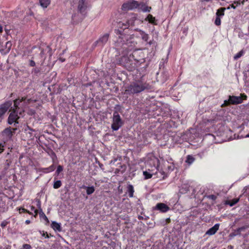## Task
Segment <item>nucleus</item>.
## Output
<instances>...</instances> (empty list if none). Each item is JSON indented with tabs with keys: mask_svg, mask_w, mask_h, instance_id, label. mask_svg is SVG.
<instances>
[{
	"mask_svg": "<svg viewBox=\"0 0 249 249\" xmlns=\"http://www.w3.org/2000/svg\"><path fill=\"white\" fill-rule=\"evenodd\" d=\"M116 33L119 37L115 41L114 47L118 51L122 50L119 64L132 71L144 62L143 53L137 50V42L134 35H125L119 30Z\"/></svg>",
	"mask_w": 249,
	"mask_h": 249,
	"instance_id": "nucleus-1",
	"label": "nucleus"
},
{
	"mask_svg": "<svg viewBox=\"0 0 249 249\" xmlns=\"http://www.w3.org/2000/svg\"><path fill=\"white\" fill-rule=\"evenodd\" d=\"M152 87L149 84L141 80L132 82L125 87L124 94L132 95L139 93L145 90H151Z\"/></svg>",
	"mask_w": 249,
	"mask_h": 249,
	"instance_id": "nucleus-2",
	"label": "nucleus"
},
{
	"mask_svg": "<svg viewBox=\"0 0 249 249\" xmlns=\"http://www.w3.org/2000/svg\"><path fill=\"white\" fill-rule=\"evenodd\" d=\"M247 96L245 93H241L240 96L229 95L228 100L224 101L222 107H227L231 105H238L243 103V100L247 99Z\"/></svg>",
	"mask_w": 249,
	"mask_h": 249,
	"instance_id": "nucleus-3",
	"label": "nucleus"
},
{
	"mask_svg": "<svg viewBox=\"0 0 249 249\" xmlns=\"http://www.w3.org/2000/svg\"><path fill=\"white\" fill-rule=\"evenodd\" d=\"M24 112V109H20V107H14L13 111L10 113L8 118V123L10 124L14 123V125L16 124H18V119L19 117L18 115V114L21 115Z\"/></svg>",
	"mask_w": 249,
	"mask_h": 249,
	"instance_id": "nucleus-4",
	"label": "nucleus"
},
{
	"mask_svg": "<svg viewBox=\"0 0 249 249\" xmlns=\"http://www.w3.org/2000/svg\"><path fill=\"white\" fill-rule=\"evenodd\" d=\"M36 100L27 97H22L21 99L18 98L14 100V107H20V109H23L31 103L36 102Z\"/></svg>",
	"mask_w": 249,
	"mask_h": 249,
	"instance_id": "nucleus-5",
	"label": "nucleus"
},
{
	"mask_svg": "<svg viewBox=\"0 0 249 249\" xmlns=\"http://www.w3.org/2000/svg\"><path fill=\"white\" fill-rule=\"evenodd\" d=\"M120 115L117 111H115L113 114L112 123L111 124V128L113 130H118L123 124Z\"/></svg>",
	"mask_w": 249,
	"mask_h": 249,
	"instance_id": "nucleus-6",
	"label": "nucleus"
},
{
	"mask_svg": "<svg viewBox=\"0 0 249 249\" xmlns=\"http://www.w3.org/2000/svg\"><path fill=\"white\" fill-rule=\"evenodd\" d=\"M12 105V102L9 100L0 105V123L4 118V115Z\"/></svg>",
	"mask_w": 249,
	"mask_h": 249,
	"instance_id": "nucleus-7",
	"label": "nucleus"
},
{
	"mask_svg": "<svg viewBox=\"0 0 249 249\" xmlns=\"http://www.w3.org/2000/svg\"><path fill=\"white\" fill-rule=\"evenodd\" d=\"M140 4L137 1L130 0L124 3L122 6V9L124 11H128L138 8Z\"/></svg>",
	"mask_w": 249,
	"mask_h": 249,
	"instance_id": "nucleus-8",
	"label": "nucleus"
},
{
	"mask_svg": "<svg viewBox=\"0 0 249 249\" xmlns=\"http://www.w3.org/2000/svg\"><path fill=\"white\" fill-rule=\"evenodd\" d=\"M129 26V23L128 21L125 22V23H124L123 22H119L118 23V27L119 29L115 30V33L116 35L117 36L116 37V39L114 40V42L117 39L118 37H119V35H117L116 33V31L117 30H119L122 34H124L125 35H130L129 34H127L124 33V30L128 29Z\"/></svg>",
	"mask_w": 249,
	"mask_h": 249,
	"instance_id": "nucleus-9",
	"label": "nucleus"
},
{
	"mask_svg": "<svg viewBox=\"0 0 249 249\" xmlns=\"http://www.w3.org/2000/svg\"><path fill=\"white\" fill-rule=\"evenodd\" d=\"M153 209L159 211L161 213H166L170 210V208L165 203H158L153 208Z\"/></svg>",
	"mask_w": 249,
	"mask_h": 249,
	"instance_id": "nucleus-10",
	"label": "nucleus"
},
{
	"mask_svg": "<svg viewBox=\"0 0 249 249\" xmlns=\"http://www.w3.org/2000/svg\"><path fill=\"white\" fill-rule=\"evenodd\" d=\"M109 35L106 33L102 36H101L95 42L96 45H98L100 46H104L108 41Z\"/></svg>",
	"mask_w": 249,
	"mask_h": 249,
	"instance_id": "nucleus-11",
	"label": "nucleus"
},
{
	"mask_svg": "<svg viewBox=\"0 0 249 249\" xmlns=\"http://www.w3.org/2000/svg\"><path fill=\"white\" fill-rule=\"evenodd\" d=\"M37 207H38L39 211L38 213L39 214V217L41 219H43L46 221V225H48L49 224V220L48 218V217L46 216L45 214L44 213V212L42 211V209L41 208V204L39 201H38L37 204Z\"/></svg>",
	"mask_w": 249,
	"mask_h": 249,
	"instance_id": "nucleus-12",
	"label": "nucleus"
},
{
	"mask_svg": "<svg viewBox=\"0 0 249 249\" xmlns=\"http://www.w3.org/2000/svg\"><path fill=\"white\" fill-rule=\"evenodd\" d=\"M88 7L87 2L81 3L78 2V11L83 15L86 14V10Z\"/></svg>",
	"mask_w": 249,
	"mask_h": 249,
	"instance_id": "nucleus-13",
	"label": "nucleus"
},
{
	"mask_svg": "<svg viewBox=\"0 0 249 249\" xmlns=\"http://www.w3.org/2000/svg\"><path fill=\"white\" fill-rule=\"evenodd\" d=\"M219 228V224H215L213 227L209 229L206 232V234L212 235L214 234L218 230Z\"/></svg>",
	"mask_w": 249,
	"mask_h": 249,
	"instance_id": "nucleus-14",
	"label": "nucleus"
},
{
	"mask_svg": "<svg viewBox=\"0 0 249 249\" xmlns=\"http://www.w3.org/2000/svg\"><path fill=\"white\" fill-rule=\"evenodd\" d=\"M51 227L55 231L60 232L62 231V227L60 223H57L56 221H53Z\"/></svg>",
	"mask_w": 249,
	"mask_h": 249,
	"instance_id": "nucleus-15",
	"label": "nucleus"
},
{
	"mask_svg": "<svg viewBox=\"0 0 249 249\" xmlns=\"http://www.w3.org/2000/svg\"><path fill=\"white\" fill-rule=\"evenodd\" d=\"M145 20L146 21H148L149 23L154 25H157V20L155 18L153 17L151 14H148L146 18H145Z\"/></svg>",
	"mask_w": 249,
	"mask_h": 249,
	"instance_id": "nucleus-16",
	"label": "nucleus"
},
{
	"mask_svg": "<svg viewBox=\"0 0 249 249\" xmlns=\"http://www.w3.org/2000/svg\"><path fill=\"white\" fill-rule=\"evenodd\" d=\"M39 5L43 9L47 8L51 4V0H38Z\"/></svg>",
	"mask_w": 249,
	"mask_h": 249,
	"instance_id": "nucleus-17",
	"label": "nucleus"
},
{
	"mask_svg": "<svg viewBox=\"0 0 249 249\" xmlns=\"http://www.w3.org/2000/svg\"><path fill=\"white\" fill-rule=\"evenodd\" d=\"M134 189L132 185L129 184L127 187V192L126 193L128 194V195L129 197H133L134 196Z\"/></svg>",
	"mask_w": 249,
	"mask_h": 249,
	"instance_id": "nucleus-18",
	"label": "nucleus"
},
{
	"mask_svg": "<svg viewBox=\"0 0 249 249\" xmlns=\"http://www.w3.org/2000/svg\"><path fill=\"white\" fill-rule=\"evenodd\" d=\"M226 8L225 7H220L218 9L216 12V16L222 18L225 15V11Z\"/></svg>",
	"mask_w": 249,
	"mask_h": 249,
	"instance_id": "nucleus-19",
	"label": "nucleus"
},
{
	"mask_svg": "<svg viewBox=\"0 0 249 249\" xmlns=\"http://www.w3.org/2000/svg\"><path fill=\"white\" fill-rule=\"evenodd\" d=\"M239 201V198H234L231 200H227L225 202L226 205H229L230 206H233L236 204Z\"/></svg>",
	"mask_w": 249,
	"mask_h": 249,
	"instance_id": "nucleus-20",
	"label": "nucleus"
},
{
	"mask_svg": "<svg viewBox=\"0 0 249 249\" xmlns=\"http://www.w3.org/2000/svg\"><path fill=\"white\" fill-rule=\"evenodd\" d=\"M140 34L142 37V38L144 41L147 42L149 39V35L145 33L144 31L142 30L140 31Z\"/></svg>",
	"mask_w": 249,
	"mask_h": 249,
	"instance_id": "nucleus-21",
	"label": "nucleus"
},
{
	"mask_svg": "<svg viewBox=\"0 0 249 249\" xmlns=\"http://www.w3.org/2000/svg\"><path fill=\"white\" fill-rule=\"evenodd\" d=\"M195 160V158L192 155H188L187 156L185 162L189 165L191 164Z\"/></svg>",
	"mask_w": 249,
	"mask_h": 249,
	"instance_id": "nucleus-22",
	"label": "nucleus"
},
{
	"mask_svg": "<svg viewBox=\"0 0 249 249\" xmlns=\"http://www.w3.org/2000/svg\"><path fill=\"white\" fill-rule=\"evenodd\" d=\"M86 189V193L88 195H90L94 193L95 191V188L93 186L90 187H85Z\"/></svg>",
	"mask_w": 249,
	"mask_h": 249,
	"instance_id": "nucleus-23",
	"label": "nucleus"
},
{
	"mask_svg": "<svg viewBox=\"0 0 249 249\" xmlns=\"http://www.w3.org/2000/svg\"><path fill=\"white\" fill-rule=\"evenodd\" d=\"M62 186V182L61 180L54 181L53 184V187L55 189L59 188Z\"/></svg>",
	"mask_w": 249,
	"mask_h": 249,
	"instance_id": "nucleus-24",
	"label": "nucleus"
},
{
	"mask_svg": "<svg viewBox=\"0 0 249 249\" xmlns=\"http://www.w3.org/2000/svg\"><path fill=\"white\" fill-rule=\"evenodd\" d=\"M248 228V226H242V227H241L240 228H238V229H236L237 230V231L238 232H239L240 235H241V232L242 231H245V230Z\"/></svg>",
	"mask_w": 249,
	"mask_h": 249,
	"instance_id": "nucleus-25",
	"label": "nucleus"
},
{
	"mask_svg": "<svg viewBox=\"0 0 249 249\" xmlns=\"http://www.w3.org/2000/svg\"><path fill=\"white\" fill-rule=\"evenodd\" d=\"M244 53V51L243 50H241L234 56V59L235 60H237L243 55Z\"/></svg>",
	"mask_w": 249,
	"mask_h": 249,
	"instance_id": "nucleus-26",
	"label": "nucleus"
},
{
	"mask_svg": "<svg viewBox=\"0 0 249 249\" xmlns=\"http://www.w3.org/2000/svg\"><path fill=\"white\" fill-rule=\"evenodd\" d=\"M63 170V167L62 165H59L57 167V169L55 171V175L57 176H58L59 174Z\"/></svg>",
	"mask_w": 249,
	"mask_h": 249,
	"instance_id": "nucleus-27",
	"label": "nucleus"
},
{
	"mask_svg": "<svg viewBox=\"0 0 249 249\" xmlns=\"http://www.w3.org/2000/svg\"><path fill=\"white\" fill-rule=\"evenodd\" d=\"M143 174L144 176L145 179H149L152 177V175L147 171H143Z\"/></svg>",
	"mask_w": 249,
	"mask_h": 249,
	"instance_id": "nucleus-28",
	"label": "nucleus"
},
{
	"mask_svg": "<svg viewBox=\"0 0 249 249\" xmlns=\"http://www.w3.org/2000/svg\"><path fill=\"white\" fill-rule=\"evenodd\" d=\"M221 18L220 17L216 16V18L214 21V24L216 26H220L221 25Z\"/></svg>",
	"mask_w": 249,
	"mask_h": 249,
	"instance_id": "nucleus-29",
	"label": "nucleus"
},
{
	"mask_svg": "<svg viewBox=\"0 0 249 249\" xmlns=\"http://www.w3.org/2000/svg\"><path fill=\"white\" fill-rule=\"evenodd\" d=\"M39 232L42 236L47 238H49V234L47 231H39Z\"/></svg>",
	"mask_w": 249,
	"mask_h": 249,
	"instance_id": "nucleus-30",
	"label": "nucleus"
},
{
	"mask_svg": "<svg viewBox=\"0 0 249 249\" xmlns=\"http://www.w3.org/2000/svg\"><path fill=\"white\" fill-rule=\"evenodd\" d=\"M143 5L144 7L142 8V10L143 12H150V10L151 9V7H149L148 6H146L144 4Z\"/></svg>",
	"mask_w": 249,
	"mask_h": 249,
	"instance_id": "nucleus-31",
	"label": "nucleus"
},
{
	"mask_svg": "<svg viewBox=\"0 0 249 249\" xmlns=\"http://www.w3.org/2000/svg\"><path fill=\"white\" fill-rule=\"evenodd\" d=\"M237 235H240V234H239V232H238L236 230H234V231L233 232L231 233L230 234V237H234V236H237Z\"/></svg>",
	"mask_w": 249,
	"mask_h": 249,
	"instance_id": "nucleus-32",
	"label": "nucleus"
},
{
	"mask_svg": "<svg viewBox=\"0 0 249 249\" xmlns=\"http://www.w3.org/2000/svg\"><path fill=\"white\" fill-rule=\"evenodd\" d=\"M207 197L209 199H211L213 201H214L217 198V196L214 195H211L207 196Z\"/></svg>",
	"mask_w": 249,
	"mask_h": 249,
	"instance_id": "nucleus-33",
	"label": "nucleus"
},
{
	"mask_svg": "<svg viewBox=\"0 0 249 249\" xmlns=\"http://www.w3.org/2000/svg\"><path fill=\"white\" fill-rule=\"evenodd\" d=\"M12 46V43L11 41H7L6 43V47L8 49V51H9Z\"/></svg>",
	"mask_w": 249,
	"mask_h": 249,
	"instance_id": "nucleus-34",
	"label": "nucleus"
},
{
	"mask_svg": "<svg viewBox=\"0 0 249 249\" xmlns=\"http://www.w3.org/2000/svg\"><path fill=\"white\" fill-rule=\"evenodd\" d=\"M40 171L44 173H48L50 172L48 167L40 168Z\"/></svg>",
	"mask_w": 249,
	"mask_h": 249,
	"instance_id": "nucleus-35",
	"label": "nucleus"
},
{
	"mask_svg": "<svg viewBox=\"0 0 249 249\" xmlns=\"http://www.w3.org/2000/svg\"><path fill=\"white\" fill-rule=\"evenodd\" d=\"M9 223V222L6 221V220H4L3 221L1 224H0V226L2 228H5L7 225V224Z\"/></svg>",
	"mask_w": 249,
	"mask_h": 249,
	"instance_id": "nucleus-36",
	"label": "nucleus"
},
{
	"mask_svg": "<svg viewBox=\"0 0 249 249\" xmlns=\"http://www.w3.org/2000/svg\"><path fill=\"white\" fill-rule=\"evenodd\" d=\"M121 173L123 174L126 170V166L125 165H120Z\"/></svg>",
	"mask_w": 249,
	"mask_h": 249,
	"instance_id": "nucleus-37",
	"label": "nucleus"
},
{
	"mask_svg": "<svg viewBox=\"0 0 249 249\" xmlns=\"http://www.w3.org/2000/svg\"><path fill=\"white\" fill-rule=\"evenodd\" d=\"M31 210L32 211H34V212L35 213V216L36 217L38 214L39 210H38L37 209H36L35 207L33 206H31Z\"/></svg>",
	"mask_w": 249,
	"mask_h": 249,
	"instance_id": "nucleus-38",
	"label": "nucleus"
},
{
	"mask_svg": "<svg viewBox=\"0 0 249 249\" xmlns=\"http://www.w3.org/2000/svg\"><path fill=\"white\" fill-rule=\"evenodd\" d=\"M18 211L20 213H25V212H27V210L24 209V208H20Z\"/></svg>",
	"mask_w": 249,
	"mask_h": 249,
	"instance_id": "nucleus-39",
	"label": "nucleus"
},
{
	"mask_svg": "<svg viewBox=\"0 0 249 249\" xmlns=\"http://www.w3.org/2000/svg\"><path fill=\"white\" fill-rule=\"evenodd\" d=\"M240 4L238 2H234V3H232L231 5V8L233 9H235L238 4Z\"/></svg>",
	"mask_w": 249,
	"mask_h": 249,
	"instance_id": "nucleus-40",
	"label": "nucleus"
},
{
	"mask_svg": "<svg viewBox=\"0 0 249 249\" xmlns=\"http://www.w3.org/2000/svg\"><path fill=\"white\" fill-rule=\"evenodd\" d=\"M23 248L24 249H30L31 248V246L29 244H25L23 245Z\"/></svg>",
	"mask_w": 249,
	"mask_h": 249,
	"instance_id": "nucleus-41",
	"label": "nucleus"
},
{
	"mask_svg": "<svg viewBox=\"0 0 249 249\" xmlns=\"http://www.w3.org/2000/svg\"><path fill=\"white\" fill-rule=\"evenodd\" d=\"M4 145L2 143H0V154H1L4 150Z\"/></svg>",
	"mask_w": 249,
	"mask_h": 249,
	"instance_id": "nucleus-42",
	"label": "nucleus"
},
{
	"mask_svg": "<svg viewBox=\"0 0 249 249\" xmlns=\"http://www.w3.org/2000/svg\"><path fill=\"white\" fill-rule=\"evenodd\" d=\"M50 172H53L54 170L55 169V167H54V166L53 164L51 165L50 166H49V167H48Z\"/></svg>",
	"mask_w": 249,
	"mask_h": 249,
	"instance_id": "nucleus-43",
	"label": "nucleus"
},
{
	"mask_svg": "<svg viewBox=\"0 0 249 249\" xmlns=\"http://www.w3.org/2000/svg\"><path fill=\"white\" fill-rule=\"evenodd\" d=\"M29 65L31 67H34L36 65V63L34 60H30Z\"/></svg>",
	"mask_w": 249,
	"mask_h": 249,
	"instance_id": "nucleus-44",
	"label": "nucleus"
},
{
	"mask_svg": "<svg viewBox=\"0 0 249 249\" xmlns=\"http://www.w3.org/2000/svg\"><path fill=\"white\" fill-rule=\"evenodd\" d=\"M115 173L116 174H119L120 173H121V169H118V168L116 169L115 171Z\"/></svg>",
	"mask_w": 249,
	"mask_h": 249,
	"instance_id": "nucleus-45",
	"label": "nucleus"
},
{
	"mask_svg": "<svg viewBox=\"0 0 249 249\" xmlns=\"http://www.w3.org/2000/svg\"><path fill=\"white\" fill-rule=\"evenodd\" d=\"M5 132L7 133H11V129L10 128H6L5 129Z\"/></svg>",
	"mask_w": 249,
	"mask_h": 249,
	"instance_id": "nucleus-46",
	"label": "nucleus"
},
{
	"mask_svg": "<svg viewBox=\"0 0 249 249\" xmlns=\"http://www.w3.org/2000/svg\"><path fill=\"white\" fill-rule=\"evenodd\" d=\"M153 43H154V40H150V41L148 42V44L149 45H152Z\"/></svg>",
	"mask_w": 249,
	"mask_h": 249,
	"instance_id": "nucleus-47",
	"label": "nucleus"
},
{
	"mask_svg": "<svg viewBox=\"0 0 249 249\" xmlns=\"http://www.w3.org/2000/svg\"><path fill=\"white\" fill-rule=\"evenodd\" d=\"M30 223H31V221L30 220H26L25 221V224H26L27 225L30 224Z\"/></svg>",
	"mask_w": 249,
	"mask_h": 249,
	"instance_id": "nucleus-48",
	"label": "nucleus"
},
{
	"mask_svg": "<svg viewBox=\"0 0 249 249\" xmlns=\"http://www.w3.org/2000/svg\"><path fill=\"white\" fill-rule=\"evenodd\" d=\"M51 154L52 156L56 157L55 153L53 150L51 151Z\"/></svg>",
	"mask_w": 249,
	"mask_h": 249,
	"instance_id": "nucleus-49",
	"label": "nucleus"
},
{
	"mask_svg": "<svg viewBox=\"0 0 249 249\" xmlns=\"http://www.w3.org/2000/svg\"><path fill=\"white\" fill-rule=\"evenodd\" d=\"M117 159H114L113 160L111 161V163H113V164L117 161Z\"/></svg>",
	"mask_w": 249,
	"mask_h": 249,
	"instance_id": "nucleus-50",
	"label": "nucleus"
},
{
	"mask_svg": "<svg viewBox=\"0 0 249 249\" xmlns=\"http://www.w3.org/2000/svg\"><path fill=\"white\" fill-rule=\"evenodd\" d=\"M138 218L139 220H143V217L141 215H139Z\"/></svg>",
	"mask_w": 249,
	"mask_h": 249,
	"instance_id": "nucleus-51",
	"label": "nucleus"
},
{
	"mask_svg": "<svg viewBox=\"0 0 249 249\" xmlns=\"http://www.w3.org/2000/svg\"><path fill=\"white\" fill-rule=\"evenodd\" d=\"M3 31L2 27L0 25V33H2Z\"/></svg>",
	"mask_w": 249,
	"mask_h": 249,
	"instance_id": "nucleus-52",
	"label": "nucleus"
},
{
	"mask_svg": "<svg viewBox=\"0 0 249 249\" xmlns=\"http://www.w3.org/2000/svg\"><path fill=\"white\" fill-rule=\"evenodd\" d=\"M79 2H80L81 3L87 2L86 0H79Z\"/></svg>",
	"mask_w": 249,
	"mask_h": 249,
	"instance_id": "nucleus-53",
	"label": "nucleus"
},
{
	"mask_svg": "<svg viewBox=\"0 0 249 249\" xmlns=\"http://www.w3.org/2000/svg\"><path fill=\"white\" fill-rule=\"evenodd\" d=\"M25 213H29V214H32V212H30L29 211L27 210V212H25Z\"/></svg>",
	"mask_w": 249,
	"mask_h": 249,
	"instance_id": "nucleus-54",
	"label": "nucleus"
},
{
	"mask_svg": "<svg viewBox=\"0 0 249 249\" xmlns=\"http://www.w3.org/2000/svg\"><path fill=\"white\" fill-rule=\"evenodd\" d=\"M166 221L167 222L169 223L170 222V219L169 218H167L166 219Z\"/></svg>",
	"mask_w": 249,
	"mask_h": 249,
	"instance_id": "nucleus-55",
	"label": "nucleus"
},
{
	"mask_svg": "<svg viewBox=\"0 0 249 249\" xmlns=\"http://www.w3.org/2000/svg\"><path fill=\"white\" fill-rule=\"evenodd\" d=\"M210 0H200L202 2H203V1H209Z\"/></svg>",
	"mask_w": 249,
	"mask_h": 249,
	"instance_id": "nucleus-56",
	"label": "nucleus"
},
{
	"mask_svg": "<svg viewBox=\"0 0 249 249\" xmlns=\"http://www.w3.org/2000/svg\"><path fill=\"white\" fill-rule=\"evenodd\" d=\"M5 249H10V247L8 246Z\"/></svg>",
	"mask_w": 249,
	"mask_h": 249,
	"instance_id": "nucleus-57",
	"label": "nucleus"
},
{
	"mask_svg": "<svg viewBox=\"0 0 249 249\" xmlns=\"http://www.w3.org/2000/svg\"><path fill=\"white\" fill-rule=\"evenodd\" d=\"M49 238L51 236H53V235L51 234H49Z\"/></svg>",
	"mask_w": 249,
	"mask_h": 249,
	"instance_id": "nucleus-58",
	"label": "nucleus"
},
{
	"mask_svg": "<svg viewBox=\"0 0 249 249\" xmlns=\"http://www.w3.org/2000/svg\"><path fill=\"white\" fill-rule=\"evenodd\" d=\"M0 249H3V247L0 245Z\"/></svg>",
	"mask_w": 249,
	"mask_h": 249,
	"instance_id": "nucleus-59",
	"label": "nucleus"
},
{
	"mask_svg": "<svg viewBox=\"0 0 249 249\" xmlns=\"http://www.w3.org/2000/svg\"><path fill=\"white\" fill-rule=\"evenodd\" d=\"M60 60H61V61L62 62H63V61H64V60L63 59H60Z\"/></svg>",
	"mask_w": 249,
	"mask_h": 249,
	"instance_id": "nucleus-60",
	"label": "nucleus"
},
{
	"mask_svg": "<svg viewBox=\"0 0 249 249\" xmlns=\"http://www.w3.org/2000/svg\"><path fill=\"white\" fill-rule=\"evenodd\" d=\"M1 179H2L1 176V175H0V181L1 180Z\"/></svg>",
	"mask_w": 249,
	"mask_h": 249,
	"instance_id": "nucleus-61",
	"label": "nucleus"
},
{
	"mask_svg": "<svg viewBox=\"0 0 249 249\" xmlns=\"http://www.w3.org/2000/svg\"><path fill=\"white\" fill-rule=\"evenodd\" d=\"M248 137H249V134L248 135Z\"/></svg>",
	"mask_w": 249,
	"mask_h": 249,
	"instance_id": "nucleus-62",
	"label": "nucleus"
}]
</instances>
